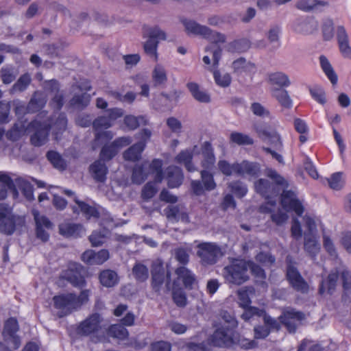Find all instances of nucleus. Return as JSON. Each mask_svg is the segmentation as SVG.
<instances>
[{"instance_id":"nucleus-1","label":"nucleus","mask_w":351,"mask_h":351,"mask_svg":"<svg viewBox=\"0 0 351 351\" xmlns=\"http://www.w3.org/2000/svg\"><path fill=\"white\" fill-rule=\"evenodd\" d=\"M47 112H40L36 119L25 128L24 125L15 124L8 134L9 138L16 141L27 130L34 132L31 136V142L35 146H41L48 141L49 132L51 130L56 140L59 139V134L65 131L67 119L64 114H55L53 119L47 117Z\"/></svg>"},{"instance_id":"nucleus-2","label":"nucleus","mask_w":351,"mask_h":351,"mask_svg":"<svg viewBox=\"0 0 351 351\" xmlns=\"http://www.w3.org/2000/svg\"><path fill=\"white\" fill-rule=\"evenodd\" d=\"M280 204L281 208H276V202L269 201L260 207L262 213H271V219L277 226H282L287 221V213L294 212L297 215L301 216L304 210L299 199H280Z\"/></svg>"},{"instance_id":"nucleus-3","label":"nucleus","mask_w":351,"mask_h":351,"mask_svg":"<svg viewBox=\"0 0 351 351\" xmlns=\"http://www.w3.org/2000/svg\"><path fill=\"white\" fill-rule=\"evenodd\" d=\"M20 195L24 197H32L33 186L23 178H18L14 181L9 174L0 171V197H6L11 195L18 197Z\"/></svg>"},{"instance_id":"nucleus-4","label":"nucleus","mask_w":351,"mask_h":351,"mask_svg":"<svg viewBox=\"0 0 351 351\" xmlns=\"http://www.w3.org/2000/svg\"><path fill=\"white\" fill-rule=\"evenodd\" d=\"M89 292V290L85 289L82 291L79 295L66 293L54 296L53 300L54 307L58 310V317H62L79 309L82 304L88 302Z\"/></svg>"},{"instance_id":"nucleus-5","label":"nucleus","mask_w":351,"mask_h":351,"mask_svg":"<svg viewBox=\"0 0 351 351\" xmlns=\"http://www.w3.org/2000/svg\"><path fill=\"white\" fill-rule=\"evenodd\" d=\"M206 51L208 54L203 57V62L204 64L210 65L211 60H213V64L209 69L213 72V77L215 83L221 87H228L232 81L230 75L228 73H223L218 70H215V69L218 67L221 58V48L218 45L213 44L207 47Z\"/></svg>"},{"instance_id":"nucleus-6","label":"nucleus","mask_w":351,"mask_h":351,"mask_svg":"<svg viewBox=\"0 0 351 351\" xmlns=\"http://www.w3.org/2000/svg\"><path fill=\"white\" fill-rule=\"evenodd\" d=\"M25 217L16 215L12 206L0 204V232L5 235H12L18 227L25 225Z\"/></svg>"},{"instance_id":"nucleus-7","label":"nucleus","mask_w":351,"mask_h":351,"mask_svg":"<svg viewBox=\"0 0 351 351\" xmlns=\"http://www.w3.org/2000/svg\"><path fill=\"white\" fill-rule=\"evenodd\" d=\"M106 330L100 326V317L99 314H93L84 321L81 322L77 328V333L82 336H90L94 343L104 342L106 341Z\"/></svg>"},{"instance_id":"nucleus-8","label":"nucleus","mask_w":351,"mask_h":351,"mask_svg":"<svg viewBox=\"0 0 351 351\" xmlns=\"http://www.w3.org/2000/svg\"><path fill=\"white\" fill-rule=\"evenodd\" d=\"M249 263L243 260H235L226 266L222 275L229 284L241 285L249 280Z\"/></svg>"},{"instance_id":"nucleus-9","label":"nucleus","mask_w":351,"mask_h":351,"mask_svg":"<svg viewBox=\"0 0 351 351\" xmlns=\"http://www.w3.org/2000/svg\"><path fill=\"white\" fill-rule=\"evenodd\" d=\"M162 160L154 159L151 163L144 162L141 165H136L132 171V180L134 183H142L149 174L155 176V180L161 182L163 179Z\"/></svg>"},{"instance_id":"nucleus-10","label":"nucleus","mask_w":351,"mask_h":351,"mask_svg":"<svg viewBox=\"0 0 351 351\" xmlns=\"http://www.w3.org/2000/svg\"><path fill=\"white\" fill-rule=\"evenodd\" d=\"M182 24L187 34L202 36L210 40L213 43L212 45H217L218 43L225 41V36L223 34L211 31L209 28L202 26L192 20H182Z\"/></svg>"},{"instance_id":"nucleus-11","label":"nucleus","mask_w":351,"mask_h":351,"mask_svg":"<svg viewBox=\"0 0 351 351\" xmlns=\"http://www.w3.org/2000/svg\"><path fill=\"white\" fill-rule=\"evenodd\" d=\"M197 256L202 265H212L223 256L221 248L215 243L205 242L197 245Z\"/></svg>"},{"instance_id":"nucleus-12","label":"nucleus","mask_w":351,"mask_h":351,"mask_svg":"<svg viewBox=\"0 0 351 351\" xmlns=\"http://www.w3.org/2000/svg\"><path fill=\"white\" fill-rule=\"evenodd\" d=\"M93 128L95 133V145L99 146L107 144L114 136V134L107 130L113 124L106 116H101L93 121Z\"/></svg>"},{"instance_id":"nucleus-13","label":"nucleus","mask_w":351,"mask_h":351,"mask_svg":"<svg viewBox=\"0 0 351 351\" xmlns=\"http://www.w3.org/2000/svg\"><path fill=\"white\" fill-rule=\"evenodd\" d=\"M287 278L291 287L297 291L302 293L308 292L309 286L304 278L301 276L298 269L295 267L293 258L288 255L286 258Z\"/></svg>"},{"instance_id":"nucleus-14","label":"nucleus","mask_w":351,"mask_h":351,"mask_svg":"<svg viewBox=\"0 0 351 351\" xmlns=\"http://www.w3.org/2000/svg\"><path fill=\"white\" fill-rule=\"evenodd\" d=\"M143 37L147 38L144 44L145 52L149 56L157 58V47L159 40H165L166 36L164 32L158 27H147L145 29Z\"/></svg>"},{"instance_id":"nucleus-15","label":"nucleus","mask_w":351,"mask_h":351,"mask_svg":"<svg viewBox=\"0 0 351 351\" xmlns=\"http://www.w3.org/2000/svg\"><path fill=\"white\" fill-rule=\"evenodd\" d=\"M152 136V132L148 129H144L137 134V138L139 141L131 146L123 153V158L125 160L136 161L141 156V154L145 149L147 141Z\"/></svg>"},{"instance_id":"nucleus-16","label":"nucleus","mask_w":351,"mask_h":351,"mask_svg":"<svg viewBox=\"0 0 351 351\" xmlns=\"http://www.w3.org/2000/svg\"><path fill=\"white\" fill-rule=\"evenodd\" d=\"M210 344L217 347H230L234 344V330L221 325L217 328L208 339Z\"/></svg>"},{"instance_id":"nucleus-17","label":"nucleus","mask_w":351,"mask_h":351,"mask_svg":"<svg viewBox=\"0 0 351 351\" xmlns=\"http://www.w3.org/2000/svg\"><path fill=\"white\" fill-rule=\"evenodd\" d=\"M47 99L44 94L40 92H36L27 107L19 100L14 101L13 104L15 106L16 114L19 115L25 112L28 113L36 112L41 109L45 105Z\"/></svg>"},{"instance_id":"nucleus-18","label":"nucleus","mask_w":351,"mask_h":351,"mask_svg":"<svg viewBox=\"0 0 351 351\" xmlns=\"http://www.w3.org/2000/svg\"><path fill=\"white\" fill-rule=\"evenodd\" d=\"M202 182L193 180L191 186L195 195H203L206 191H210L215 189L216 183L213 175L206 170L201 171Z\"/></svg>"},{"instance_id":"nucleus-19","label":"nucleus","mask_w":351,"mask_h":351,"mask_svg":"<svg viewBox=\"0 0 351 351\" xmlns=\"http://www.w3.org/2000/svg\"><path fill=\"white\" fill-rule=\"evenodd\" d=\"M83 267L77 263H72L62 274V278L75 287L82 288L86 280L82 275Z\"/></svg>"},{"instance_id":"nucleus-20","label":"nucleus","mask_w":351,"mask_h":351,"mask_svg":"<svg viewBox=\"0 0 351 351\" xmlns=\"http://www.w3.org/2000/svg\"><path fill=\"white\" fill-rule=\"evenodd\" d=\"M166 200L167 202L170 203L164 209V214L170 220L182 221L188 223L189 216L186 213V208L181 204L175 205L177 199H162Z\"/></svg>"},{"instance_id":"nucleus-21","label":"nucleus","mask_w":351,"mask_h":351,"mask_svg":"<svg viewBox=\"0 0 351 351\" xmlns=\"http://www.w3.org/2000/svg\"><path fill=\"white\" fill-rule=\"evenodd\" d=\"M132 140L129 136H123L117 138L111 144H103L104 147L101 151L100 157L101 160H110L114 157L119 149L123 147L130 145Z\"/></svg>"},{"instance_id":"nucleus-22","label":"nucleus","mask_w":351,"mask_h":351,"mask_svg":"<svg viewBox=\"0 0 351 351\" xmlns=\"http://www.w3.org/2000/svg\"><path fill=\"white\" fill-rule=\"evenodd\" d=\"M266 176L271 178L276 184L282 186L283 192L281 197H295L298 195L295 187L290 186L278 172L272 169H266Z\"/></svg>"},{"instance_id":"nucleus-23","label":"nucleus","mask_w":351,"mask_h":351,"mask_svg":"<svg viewBox=\"0 0 351 351\" xmlns=\"http://www.w3.org/2000/svg\"><path fill=\"white\" fill-rule=\"evenodd\" d=\"M32 215L36 226V237L43 242H46L48 241L49 235L45 230L44 228L46 229H51L52 228L53 224L47 217L40 215L39 212L36 210H32Z\"/></svg>"},{"instance_id":"nucleus-24","label":"nucleus","mask_w":351,"mask_h":351,"mask_svg":"<svg viewBox=\"0 0 351 351\" xmlns=\"http://www.w3.org/2000/svg\"><path fill=\"white\" fill-rule=\"evenodd\" d=\"M199 153V147L197 145L192 148L182 150L175 157L174 161L178 164L183 165L185 168L190 172L195 171L196 168L192 162L193 156Z\"/></svg>"},{"instance_id":"nucleus-25","label":"nucleus","mask_w":351,"mask_h":351,"mask_svg":"<svg viewBox=\"0 0 351 351\" xmlns=\"http://www.w3.org/2000/svg\"><path fill=\"white\" fill-rule=\"evenodd\" d=\"M233 72L239 77H251L256 71L255 64L241 58L232 62Z\"/></svg>"},{"instance_id":"nucleus-26","label":"nucleus","mask_w":351,"mask_h":351,"mask_svg":"<svg viewBox=\"0 0 351 351\" xmlns=\"http://www.w3.org/2000/svg\"><path fill=\"white\" fill-rule=\"evenodd\" d=\"M237 174L249 178H257L261 172V165L256 162L243 160L238 163Z\"/></svg>"},{"instance_id":"nucleus-27","label":"nucleus","mask_w":351,"mask_h":351,"mask_svg":"<svg viewBox=\"0 0 351 351\" xmlns=\"http://www.w3.org/2000/svg\"><path fill=\"white\" fill-rule=\"evenodd\" d=\"M59 233L64 237L77 238L82 237L85 230L82 224L64 221L58 226Z\"/></svg>"},{"instance_id":"nucleus-28","label":"nucleus","mask_w":351,"mask_h":351,"mask_svg":"<svg viewBox=\"0 0 351 351\" xmlns=\"http://www.w3.org/2000/svg\"><path fill=\"white\" fill-rule=\"evenodd\" d=\"M304 318V315L302 312L289 311H287L279 319L280 322L287 327L290 332H295L297 328V322H300Z\"/></svg>"},{"instance_id":"nucleus-29","label":"nucleus","mask_w":351,"mask_h":351,"mask_svg":"<svg viewBox=\"0 0 351 351\" xmlns=\"http://www.w3.org/2000/svg\"><path fill=\"white\" fill-rule=\"evenodd\" d=\"M317 27V23L312 18H299L293 24V30L301 34L312 33Z\"/></svg>"},{"instance_id":"nucleus-30","label":"nucleus","mask_w":351,"mask_h":351,"mask_svg":"<svg viewBox=\"0 0 351 351\" xmlns=\"http://www.w3.org/2000/svg\"><path fill=\"white\" fill-rule=\"evenodd\" d=\"M202 166L205 169H211L215 163L216 159L213 152L212 145L208 142H204L202 145Z\"/></svg>"},{"instance_id":"nucleus-31","label":"nucleus","mask_w":351,"mask_h":351,"mask_svg":"<svg viewBox=\"0 0 351 351\" xmlns=\"http://www.w3.org/2000/svg\"><path fill=\"white\" fill-rule=\"evenodd\" d=\"M178 280H181L186 289H191L195 282V274L186 266H178L175 269Z\"/></svg>"},{"instance_id":"nucleus-32","label":"nucleus","mask_w":351,"mask_h":351,"mask_svg":"<svg viewBox=\"0 0 351 351\" xmlns=\"http://www.w3.org/2000/svg\"><path fill=\"white\" fill-rule=\"evenodd\" d=\"M167 180L169 187L176 188L179 186L184 179L182 169L176 166H169L166 169Z\"/></svg>"},{"instance_id":"nucleus-33","label":"nucleus","mask_w":351,"mask_h":351,"mask_svg":"<svg viewBox=\"0 0 351 351\" xmlns=\"http://www.w3.org/2000/svg\"><path fill=\"white\" fill-rule=\"evenodd\" d=\"M166 279L165 287L167 291L171 289V272L167 270L165 272L152 274V287L154 291L159 292Z\"/></svg>"},{"instance_id":"nucleus-34","label":"nucleus","mask_w":351,"mask_h":351,"mask_svg":"<svg viewBox=\"0 0 351 351\" xmlns=\"http://www.w3.org/2000/svg\"><path fill=\"white\" fill-rule=\"evenodd\" d=\"M191 251L189 246H179L173 250L172 255L180 266H186L189 263Z\"/></svg>"},{"instance_id":"nucleus-35","label":"nucleus","mask_w":351,"mask_h":351,"mask_svg":"<svg viewBox=\"0 0 351 351\" xmlns=\"http://www.w3.org/2000/svg\"><path fill=\"white\" fill-rule=\"evenodd\" d=\"M304 250L312 257H315L320 250V245L317 238L312 234L304 233Z\"/></svg>"},{"instance_id":"nucleus-36","label":"nucleus","mask_w":351,"mask_h":351,"mask_svg":"<svg viewBox=\"0 0 351 351\" xmlns=\"http://www.w3.org/2000/svg\"><path fill=\"white\" fill-rule=\"evenodd\" d=\"M100 283L106 287H113L119 282V278L117 273L112 269H104L99 273Z\"/></svg>"},{"instance_id":"nucleus-37","label":"nucleus","mask_w":351,"mask_h":351,"mask_svg":"<svg viewBox=\"0 0 351 351\" xmlns=\"http://www.w3.org/2000/svg\"><path fill=\"white\" fill-rule=\"evenodd\" d=\"M59 88V84L56 80H51L47 82L45 86V88L47 91L56 93L52 99L51 105L53 108H56L58 110L60 109L63 105V96L62 95L58 94Z\"/></svg>"},{"instance_id":"nucleus-38","label":"nucleus","mask_w":351,"mask_h":351,"mask_svg":"<svg viewBox=\"0 0 351 351\" xmlns=\"http://www.w3.org/2000/svg\"><path fill=\"white\" fill-rule=\"evenodd\" d=\"M75 202V205L73 206V213H78L80 210L87 218L94 217L97 219L99 217V212L95 207L77 199Z\"/></svg>"},{"instance_id":"nucleus-39","label":"nucleus","mask_w":351,"mask_h":351,"mask_svg":"<svg viewBox=\"0 0 351 351\" xmlns=\"http://www.w3.org/2000/svg\"><path fill=\"white\" fill-rule=\"evenodd\" d=\"M267 79L270 84L277 86L280 88L288 87L291 84L289 76L281 71L269 73Z\"/></svg>"},{"instance_id":"nucleus-40","label":"nucleus","mask_w":351,"mask_h":351,"mask_svg":"<svg viewBox=\"0 0 351 351\" xmlns=\"http://www.w3.org/2000/svg\"><path fill=\"white\" fill-rule=\"evenodd\" d=\"M339 278V273L337 271H332L328 274L326 280H322L320 285L319 291L321 294L324 293L327 289L330 294H332L337 285V282Z\"/></svg>"},{"instance_id":"nucleus-41","label":"nucleus","mask_w":351,"mask_h":351,"mask_svg":"<svg viewBox=\"0 0 351 351\" xmlns=\"http://www.w3.org/2000/svg\"><path fill=\"white\" fill-rule=\"evenodd\" d=\"M320 66L330 82L335 85L337 83L338 77L328 58L324 56H319Z\"/></svg>"},{"instance_id":"nucleus-42","label":"nucleus","mask_w":351,"mask_h":351,"mask_svg":"<svg viewBox=\"0 0 351 351\" xmlns=\"http://www.w3.org/2000/svg\"><path fill=\"white\" fill-rule=\"evenodd\" d=\"M90 171L95 180L104 182L106 180L108 169L104 162L99 160L90 166Z\"/></svg>"},{"instance_id":"nucleus-43","label":"nucleus","mask_w":351,"mask_h":351,"mask_svg":"<svg viewBox=\"0 0 351 351\" xmlns=\"http://www.w3.org/2000/svg\"><path fill=\"white\" fill-rule=\"evenodd\" d=\"M328 186L333 190H341L346 184V175L343 172H335L327 178Z\"/></svg>"},{"instance_id":"nucleus-44","label":"nucleus","mask_w":351,"mask_h":351,"mask_svg":"<svg viewBox=\"0 0 351 351\" xmlns=\"http://www.w3.org/2000/svg\"><path fill=\"white\" fill-rule=\"evenodd\" d=\"M271 95L282 107L286 108L292 107V100L286 90L274 88L271 90Z\"/></svg>"},{"instance_id":"nucleus-45","label":"nucleus","mask_w":351,"mask_h":351,"mask_svg":"<svg viewBox=\"0 0 351 351\" xmlns=\"http://www.w3.org/2000/svg\"><path fill=\"white\" fill-rule=\"evenodd\" d=\"M258 135L264 140H269L271 143L275 144L276 147H282L280 136L278 132L274 130L269 131L265 128H257Z\"/></svg>"},{"instance_id":"nucleus-46","label":"nucleus","mask_w":351,"mask_h":351,"mask_svg":"<svg viewBox=\"0 0 351 351\" xmlns=\"http://www.w3.org/2000/svg\"><path fill=\"white\" fill-rule=\"evenodd\" d=\"M132 274L137 282H143L149 277V269L141 263H136L132 269Z\"/></svg>"},{"instance_id":"nucleus-47","label":"nucleus","mask_w":351,"mask_h":351,"mask_svg":"<svg viewBox=\"0 0 351 351\" xmlns=\"http://www.w3.org/2000/svg\"><path fill=\"white\" fill-rule=\"evenodd\" d=\"M116 338L120 340L126 339L129 332L128 330L121 324H114L106 330V335Z\"/></svg>"},{"instance_id":"nucleus-48","label":"nucleus","mask_w":351,"mask_h":351,"mask_svg":"<svg viewBox=\"0 0 351 351\" xmlns=\"http://www.w3.org/2000/svg\"><path fill=\"white\" fill-rule=\"evenodd\" d=\"M187 88L193 97L198 101L204 103H208L210 101V96L204 91L200 90L197 84L189 82L187 84Z\"/></svg>"},{"instance_id":"nucleus-49","label":"nucleus","mask_w":351,"mask_h":351,"mask_svg":"<svg viewBox=\"0 0 351 351\" xmlns=\"http://www.w3.org/2000/svg\"><path fill=\"white\" fill-rule=\"evenodd\" d=\"M254 292V289L251 287H245L238 290L237 293L238 295L239 306L242 308L247 307L251 303L250 294H252Z\"/></svg>"},{"instance_id":"nucleus-50","label":"nucleus","mask_w":351,"mask_h":351,"mask_svg":"<svg viewBox=\"0 0 351 351\" xmlns=\"http://www.w3.org/2000/svg\"><path fill=\"white\" fill-rule=\"evenodd\" d=\"M326 5L327 2L317 0H299L295 4V7L304 12L312 10L317 5Z\"/></svg>"},{"instance_id":"nucleus-51","label":"nucleus","mask_w":351,"mask_h":351,"mask_svg":"<svg viewBox=\"0 0 351 351\" xmlns=\"http://www.w3.org/2000/svg\"><path fill=\"white\" fill-rule=\"evenodd\" d=\"M152 79L155 85H162L166 83L167 80V73L165 68L158 64L156 65L152 72Z\"/></svg>"},{"instance_id":"nucleus-52","label":"nucleus","mask_w":351,"mask_h":351,"mask_svg":"<svg viewBox=\"0 0 351 351\" xmlns=\"http://www.w3.org/2000/svg\"><path fill=\"white\" fill-rule=\"evenodd\" d=\"M31 82V77L29 74L25 73L21 75L17 82L12 86L10 92L11 94H14L16 92H22L25 90Z\"/></svg>"},{"instance_id":"nucleus-53","label":"nucleus","mask_w":351,"mask_h":351,"mask_svg":"<svg viewBox=\"0 0 351 351\" xmlns=\"http://www.w3.org/2000/svg\"><path fill=\"white\" fill-rule=\"evenodd\" d=\"M230 140L232 143L239 145H249L253 144V139L248 135L234 132L230 134Z\"/></svg>"},{"instance_id":"nucleus-54","label":"nucleus","mask_w":351,"mask_h":351,"mask_svg":"<svg viewBox=\"0 0 351 351\" xmlns=\"http://www.w3.org/2000/svg\"><path fill=\"white\" fill-rule=\"evenodd\" d=\"M238 163L230 164L225 160H220L217 163V167L223 175L230 176L234 173L237 174Z\"/></svg>"},{"instance_id":"nucleus-55","label":"nucleus","mask_w":351,"mask_h":351,"mask_svg":"<svg viewBox=\"0 0 351 351\" xmlns=\"http://www.w3.org/2000/svg\"><path fill=\"white\" fill-rule=\"evenodd\" d=\"M124 122L129 129L134 130L141 124H147V119L145 116L134 117L129 115L125 117Z\"/></svg>"},{"instance_id":"nucleus-56","label":"nucleus","mask_w":351,"mask_h":351,"mask_svg":"<svg viewBox=\"0 0 351 351\" xmlns=\"http://www.w3.org/2000/svg\"><path fill=\"white\" fill-rule=\"evenodd\" d=\"M90 100V95L86 93L75 95L71 100V105L78 108H83L88 106Z\"/></svg>"},{"instance_id":"nucleus-57","label":"nucleus","mask_w":351,"mask_h":351,"mask_svg":"<svg viewBox=\"0 0 351 351\" xmlns=\"http://www.w3.org/2000/svg\"><path fill=\"white\" fill-rule=\"evenodd\" d=\"M107 232L106 230L93 231L89 236V241L92 245L97 247L101 245L106 241Z\"/></svg>"},{"instance_id":"nucleus-58","label":"nucleus","mask_w":351,"mask_h":351,"mask_svg":"<svg viewBox=\"0 0 351 351\" xmlns=\"http://www.w3.org/2000/svg\"><path fill=\"white\" fill-rule=\"evenodd\" d=\"M16 76L14 69L10 66H3L1 69V77L2 82L5 84L12 82Z\"/></svg>"},{"instance_id":"nucleus-59","label":"nucleus","mask_w":351,"mask_h":351,"mask_svg":"<svg viewBox=\"0 0 351 351\" xmlns=\"http://www.w3.org/2000/svg\"><path fill=\"white\" fill-rule=\"evenodd\" d=\"M47 157L51 163L56 169L62 170L65 167V162L60 157V154L56 152L50 151L47 152Z\"/></svg>"},{"instance_id":"nucleus-60","label":"nucleus","mask_w":351,"mask_h":351,"mask_svg":"<svg viewBox=\"0 0 351 351\" xmlns=\"http://www.w3.org/2000/svg\"><path fill=\"white\" fill-rule=\"evenodd\" d=\"M19 328L17 320L13 317L9 318L5 323L3 336L16 334Z\"/></svg>"},{"instance_id":"nucleus-61","label":"nucleus","mask_w":351,"mask_h":351,"mask_svg":"<svg viewBox=\"0 0 351 351\" xmlns=\"http://www.w3.org/2000/svg\"><path fill=\"white\" fill-rule=\"evenodd\" d=\"M261 317H263L265 326H267L270 331L272 330H280V324L278 320L269 315L264 309H263V314Z\"/></svg>"},{"instance_id":"nucleus-62","label":"nucleus","mask_w":351,"mask_h":351,"mask_svg":"<svg viewBox=\"0 0 351 351\" xmlns=\"http://www.w3.org/2000/svg\"><path fill=\"white\" fill-rule=\"evenodd\" d=\"M220 315L222 320L223 321V324L222 325L225 326L226 328L234 330L237 327L238 322L237 319L230 313L228 311H222Z\"/></svg>"},{"instance_id":"nucleus-63","label":"nucleus","mask_w":351,"mask_h":351,"mask_svg":"<svg viewBox=\"0 0 351 351\" xmlns=\"http://www.w3.org/2000/svg\"><path fill=\"white\" fill-rule=\"evenodd\" d=\"M230 188L232 195L243 197L247 194V189L243 183L239 181L233 182L230 184Z\"/></svg>"},{"instance_id":"nucleus-64","label":"nucleus","mask_w":351,"mask_h":351,"mask_svg":"<svg viewBox=\"0 0 351 351\" xmlns=\"http://www.w3.org/2000/svg\"><path fill=\"white\" fill-rule=\"evenodd\" d=\"M340 245L348 252L351 254V231H344L341 233Z\"/></svg>"}]
</instances>
